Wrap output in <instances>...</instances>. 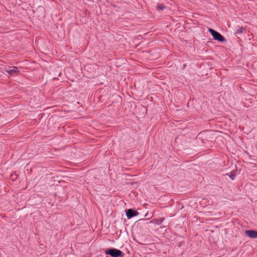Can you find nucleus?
<instances>
[{
    "label": "nucleus",
    "instance_id": "7",
    "mask_svg": "<svg viewBox=\"0 0 257 257\" xmlns=\"http://www.w3.org/2000/svg\"><path fill=\"white\" fill-rule=\"evenodd\" d=\"M242 27H239L238 29L236 30V33L237 34H241L242 33Z\"/></svg>",
    "mask_w": 257,
    "mask_h": 257
},
{
    "label": "nucleus",
    "instance_id": "6",
    "mask_svg": "<svg viewBox=\"0 0 257 257\" xmlns=\"http://www.w3.org/2000/svg\"><path fill=\"white\" fill-rule=\"evenodd\" d=\"M164 218H161L160 219H154L151 222H153L156 224L160 225L164 221Z\"/></svg>",
    "mask_w": 257,
    "mask_h": 257
},
{
    "label": "nucleus",
    "instance_id": "9",
    "mask_svg": "<svg viewBox=\"0 0 257 257\" xmlns=\"http://www.w3.org/2000/svg\"><path fill=\"white\" fill-rule=\"evenodd\" d=\"M229 177L231 180H233L235 179V175L234 173H231L229 175Z\"/></svg>",
    "mask_w": 257,
    "mask_h": 257
},
{
    "label": "nucleus",
    "instance_id": "8",
    "mask_svg": "<svg viewBox=\"0 0 257 257\" xmlns=\"http://www.w3.org/2000/svg\"><path fill=\"white\" fill-rule=\"evenodd\" d=\"M164 8V6L162 4L158 5L157 6V9L159 10H163Z\"/></svg>",
    "mask_w": 257,
    "mask_h": 257
},
{
    "label": "nucleus",
    "instance_id": "2",
    "mask_svg": "<svg viewBox=\"0 0 257 257\" xmlns=\"http://www.w3.org/2000/svg\"><path fill=\"white\" fill-rule=\"evenodd\" d=\"M208 31L210 33V34L212 35V36H213L214 40H217L220 42H223L225 40V38L223 37V36H222L218 32H217L211 28L209 29Z\"/></svg>",
    "mask_w": 257,
    "mask_h": 257
},
{
    "label": "nucleus",
    "instance_id": "5",
    "mask_svg": "<svg viewBox=\"0 0 257 257\" xmlns=\"http://www.w3.org/2000/svg\"><path fill=\"white\" fill-rule=\"evenodd\" d=\"M139 213L132 209H128L126 211V215L128 219H130L134 216L138 215Z\"/></svg>",
    "mask_w": 257,
    "mask_h": 257
},
{
    "label": "nucleus",
    "instance_id": "1",
    "mask_svg": "<svg viewBox=\"0 0 257 257\" xmlns=\"http://www.w3.org/2000/svg\"><path fill=\"white\" fill-rule=\"evenodd\" d=\"M106 254L110 255L112 257H119L120 256L122 252L116 248H109L105 251Z\"/></svg>",
    "mask_w": 257,
    "mask_h": 257
},
{
    "label": "nucleus",
    "instance_id": "4",
    "mask_svg": "<svg viewBox=\"0 0 257 257\" xmlns=\"http://www.w3.org/2000/svg\"><path fill=\"white\" fill-rule=\"evenodd\" d=\"M245 234L251 238H257V231L247 230L245 231Z\"/></svg>",
    "mask_w": 257,
    "mask_h": 257
},
{
    "label": "nucleus",
    "instance_id": "3",
    "mask_svg": "<svg viewBox=\"0 0 257 257\" xmlns=\"http://www.w3.org/2000/svg\"><path fill=\"white\" fill-rule=\"evenodd\" d=\"M5 71L11 75L17 74L19 72V70L17 67H10L6 68Z\"/></svg>",
    "mask_w": 257,
    "mask_h": 257
}]
</instances>
